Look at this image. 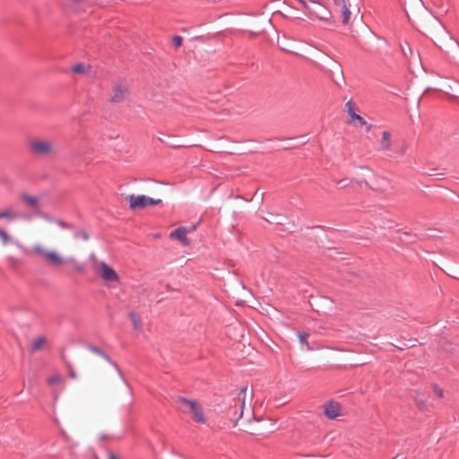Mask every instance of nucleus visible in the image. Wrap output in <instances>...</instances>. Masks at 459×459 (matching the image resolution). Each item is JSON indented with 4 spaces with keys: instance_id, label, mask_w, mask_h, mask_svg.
Instances as JSON below:
<instances>
[{
    "instance_id": "f257e3e1",
    "label": "nucleus",
    "mask_w": 459,
    "mask_h": 459,
    "mask_svg": "<svg viewBox=\"0 0 459 459\" xmlns=\"http://www.w3.org/2000/svg\"><path fill=\"white\" fill-rule=\"evenodd\" d=\"M89 368L93 377L105 385H112L122 379L118 367L108 357L99 351L89 360Z\"/></svg>"
},
{
    "instance_id": "f03ea898",
    "label": "nucleus",
    "mask_w": 459,
    "mask_h": 459,
    "mask_svg": "<svg viewBox=\"0 0 459 459\" xmlns=\"http://www.w3.org/2000/svg\"><path fill=\"white\" fill-rule=\"evenodd\" d=\"M28 254L53 267H61L67 263V259L57 247L42 240L36 241L29 249Z\"/></svg>"
},
{
    "instance_id": "7ed1b4c3",
    "label": "nucleus",
    "mask_w": 459,
    "mask_h": 459,
    "mask_svg": "<svg viewBox=\"0 0 459 459\" xmlns=\"http://www.w3.org/2000/svg\"><path fill=\"white\" fill-rule=\"evenodd\" d=\"M177 403L179 406V410L184 414L188 415L193 421L199 424L207 423V417L205 416L204 407L198 401L186 397H178Z\"/></svg>"
},
{
    "instance_id": "20e7f679",
    "label": "nucleus",
    "mask_w": 459,
    "mask_h": 459,
    "mask_svg": "<svg viewBox=\"0 0 459 459\" xmlns=\"http://www.w3.org/2000/svg\"><path fill=\"white\" fill-rule=\"evenodd\" d=\"M29 148L32 154L40 157H50L56 153L55 143L44 138H32L29 142Z\"/></svg>"
},
{
    "instance_id": "39448f33",
    "label": "nucleus",
    "mask_w": 459,
    "mask_h": 459,
    "mask_svg": "<svg viewBox=\"0 0 459 459\" xmlns=\"http://www.w3.org/2000/svg\"><path fill=\"white\" fill-rule=\"evenodd\" d=\"M95 271L108 287H115L120 281L119 275L116 271L103 261L96 263Z\"/></svg>"
},
{
    "instance_id": "423d86ee",
    "label": "nucleus",
    "mask_w": 459,
    "mask_h": 459,
    "mask_svg": "<svg viewBox=\"0 0 459 459\" xmlns=\"http://www.w3.org/2000/svg\"><path fill=\"white\" fill-rule=\"evenodd\" d=\"M129 96V85L125 82H117L111 88L108 100L112 104H118L128 100Z\"/></svg>"
},
{
    "instance_id": "0eeeda50",
    "label": "nucleus",
    "mask_w": 459,
    "mask_h": 459,
    "mask_svg": "<svg viewBox=\"0 0 459 459\" xmlns=\"http://www.w3.org/2000/svg\"><path fill=\"white\" fill-rule=\"evenodd\" d=\"M129 207L132 210L143 209L148 206L160 204L161 199H154L144 195H131L127 197Z\"/></svg>"
},
{
    "instance_id": "6e6552de",
    "label": "nucleus",
    "mask_w": 459,
    "mask_h": 459,
    "mask_svg": "<svg viewBox=\"0 0 459 459\" xmlns=\"http://www.w3.org/2000/svg\"><path fill=\"white\" fill-rule=\"evenodd\" d=\"M307 12V14L311 17H315L322 21L327 22L332 17L331 13L324 5L316 1L312 4Z\"/></svg>"
},
{
    "instance_id": "1a4fd4ad",
    "label": "nucleus",
    "mask_w": 459,
    "mask_h": 459,
    "mask_svg": "<svg viewBox=\"0 0 459 459\" xmlns=\"http://www.w3.org/2000/svg\"><path fill=\"white\" fill-rule=\"evenodd\" d=\"M324 415L329 420H335L342 415V406L338 402L330 400L323 406Z\"/></svg>"
},
{
    "instance_id": "9d476101",
    "label": "nucleus",
    "mask_w": 459,
    "mask_h": 459,
    "mask_svg": "<svg viewBox=\"0 0 459 459\" xmlns=\"http://www.w3.org/2000/svg\"><path fill=\"white\" fill-rule=\"evenodd\" d=\"M195 227H192L191 229H186L185 227H179L174 231H171L169 234V238L171 239L179 240L184 246L188 247L191 243L190 239L186 237L187 233L194 231Z\"/></svg>"
},
{
    "instance_id": "9b49d317",
    "label": "nucleus",
    "mask_w": 459,
    "mask_h": 459,
    "mask_svg": "<svg viewBox=\"0 0 459 459\" xmlns=\"http://www.w3.org/2000/svg\"><path fill=\"white\" fill-rule=\"evenodd\" d=\"M11 245L22 247V244L16 240L7 230L0 228V247H6Z\"/></svg>"
},
{
    "instance_id": "f8f14e48",
    "label": "nucleus",
    "mask_w": 459,
    "mask_h": 459,
    "mask_svg": "<svg viewBox=\"0 0 459 459\" xmlns=\"http://www.w3.org/2000/svg\"><path fill=\"white\" fill-rule=\"evenodd\" d=\"M392 141H391V133L388 131H384L381 134V138L378 141L377 150L379 152H385L391 150Z\"/></svg>"
},
{
    "instance_id": "ddd939ff",
    "label": "nucleus",
    "mask_w": 459,
    "mask_h": 459,
    "mask_svg": "<svg viewBox=\"0 0 459 459\" xmlns=\"http://www.w3.org/2000/svg\"><path fill=\"white\" fill-rule=\"evenodd\" d=\"M334 3L337 6L340 7V13H342V23L348 24L351 18V12L345 3L344 0H334Z\"/></svg>"
},
{
    "instance_id": "4468645a",
    "label": "nucleus",
    "mask_w": 459,
    "mask_h": 459,
    "mask_svg": "<svg viewBox=\"0 0 459 459\" xmlns=\"http://www.w3.org/2000/svg\"><path fill=\"white\" fill-rule=\"evenodd\" d=\"M345 108L351 118L358 120L361 126L366 125V121L364 120V118L355 113L354 103L351 100H349L345 104Z\"/></svg>"
},
{
    "instance_id": "2eb2a0df",
    "label": "nucleus",
    "mask_w": 459,
    "mask_h": 459,
    "mask_svg": "<svg viewBox=\"0 0 459 459\" xmlns=\"http://www.w3.org/2000/svg\"><path fill=\"white\" fill-rule=\"evenodd\" d=\"M18 214L12 208H4L0 210V220H6L8 221H13L16 220Z\"/></svg>"
},
{
    "instance_id": "dca6fc26",
    "label": "nucleus",
    "mask_w": 459,
    "mask_h": 459,
    "mask_svg": "<svg viewBox=\"0 0 459 459\" xmlns=\"http://www.w3.org/2000/svg\"><path fill=\"white\" fill-rule=\"evenodd\" d=\"M47 339L44 336H38L31 342V351H39L44 348Z\"/></svg>"
},
{
    "instance_id": "f3484780",
    "label": "nucleus",
    "mask_w": 459,
    "mask_h": 459,
    "mask_svg": "<svg viewBox=\"0 0 459 459\" xmlns=\"http://www.w3.org/2000/svg\"><path fill=\"white\" fill-rule=\"evenodd\" d=\"M338 189H346L354 185V180L351 178H342L335 181Z\"/></svg>"
},
{
    "instance_id": "a211bd4d",
    "label": "nucleus",
    "mask_w": 459,
    "mask_h": 459,
    "mask_svg": "<svg viewBox=\"0 0 459 459\" xmlns=\"http://www.w3.org/2000/svg\"><path fill=\"white\" fill-rule=\"evenodd\" d=\"M90 70V66L83 64H77L72 67V71L79 74H88Z\"/></svg>"
},
{
    "instance_id": "6ab92c4d",
    "label": "nucleus",
    "mask_w": 459,
    "mask_h": 459,
    "mask_svg": "<svg viewBox=\"0 0 459 459\" xmlns=\"http://www.w3.org/2000/svg\"><path fill=\"white\" fill-rule=\"evenodd\" d=\"M298 337H299V340L300 343L304 344L306 346V349L310 351L311 348H310L309 343L307 342L308 333H298Z\"/></svg>"
},
{
    "instance_id": "aec40b11",
    "label": "nucleus",
    "mask_w": 459,
    "mask_h": 459,
    "mask_svg": "<svg viewBox=\"0 0 459 459\" xmlns=\"http://www.w3.org/2000/svg\"><path fill=\"white\" fill-rule=\"evenodd\" d=\"M130 317H131L132 323L134 325V327L135 329L139 330L142 327L141 318L135 314H131Z\"/></svg>"
},
{
    "instance_id": "412c9836",
    "label": "nucleus",
    "mask_w": 459,
    "mask_h": 459,
    "mask_svg": "<svg viewBox=\"0 0 459 459\" xmlns=\"http://www.w3.org/2000/svg\"><path fill=\"white\" fill-rule=\"evenodd\" d=\"M24 201L30 207H36L38 204V200L33 196H26Z\"/></svg>"
},
{
    "instance_id": "4be33fe9",
    "label": "nucleus",
    "mask_w": 459,
    "mask_h": 459,
    "mask_svg": "<svg viewBox=\"0 0 459 459\" xmlns=\"http://www.w3.org/2000/svg\"><path fill=\"white\" fill-rule=\"evenodd\" d=\"M62 380L61 377L59 375H54V376H51L48 379V382L49 385H56V384H58L60 383Z\"/></svg>"
},
{
    "instance_id": "5701e85b",
    "label": "nucleus",
    "mask_w": 459,
    "mask_h": 459,
    "mask_svg": "<svg viewBox=\"0 0 459 459\" xmlns=\"http://www.w3.org/2000/svg\"><path fill=\"white\" fill-rule=\"evenodd\" d=\"M301 5L304 9L307 11L309 9V7L312 5V4L315 2V0H299Z\"/></svg>"
},
{
    "instance_id": "b1692460",
    "label": "nucleus",
    "mask_w": 459,
    "mask_h": 459,
    "mask_svg": "<svg viewBox=\"0 0 459 459\" xmlns=\"http://www.w3.org/2000/svg\"><path fill=\"white\" fill-rule=\"evenodd\" d=\"M172 42H173L175 48H178L181 47L183 39L180 36H175L172 39Z\"/></svg>"
},
{
    "instance_id": "393cba45",
    "label": "nucleus",
    "mask_w": 459,
    "mask_h": 459,
    "mask_svg": "<svg viewBox=\"0 0 459 459\" xmlns=\"http://www.w3.org/2000/svg\"><path fill=\"white\" fill-rule=\"evenodd\" d=\"M241 394H243V397H242V403H241V411H240V414H239V417L238 418H241L242 415H243V409H244V406H245V400H246V394H247V388H243L241 390Z\"/></svg>"
},
{
    "instance_id": "a878e982",
    "label": "nucleus",
    "mask_w": 459,
    "mask_h": 459,
    "mask_svg": "<svg viewBox=\"0 0 459 459\" xmlns=\"http://www.w3.org/2000/svg\"><path fill=\"white\" fill-rule=\"evenodd\" d=\"M434 391H435V394H436L438 397H440V398H442V397H443V395H444V392H443V390H442V389H440L439 387H437V386H436V387H435V389H434Z\"/></svg>"
},
{
    "instance_id": "bb28decb",
    "label": "nucleus",
    "mask_w": 459,
    "mask_h": 459,
    "mask_svg": "<svg viewBox=\"0 0 459 459\" xmlns=\"http://www.w3.org/2000/svg\"><path fill=\"white\" fill-rule=\"evenodd\" d=\"M81 236H82V238L84 240H88V239H89V236H88V234H87L85 231H82V232H81Z\"/></svg>"
},
{
    "instance_id": "cd10ccee",
    "label": "nucleus",
    "mask_w": 459,
    "mask_h": 459,
    "mask_svg": "<svg viewBox=\"0 0 459 459\" xmlns=\"http://www.w3.org/2000/svg\"><path fill=\"white\" fill-rule=\"evenodd\" d=\"M108 459H117V457H116V455H115L110 454V455H108Z\"/></svg>"
},
{
    "instance_id": "c85d7f7f",
    "label": "nucleus",
    "mask_w": 459,
    "mask_h": 459,
    "mask_svg": "<svg viewBox=\"0 0 459 459\" xmlns=\"http://www.w3.org/2000/svg\"><path fill=\"white\" fill-rule=\"evenodd\" d=\"M57 224L60 225L61 227H65V224L62 221H57Z\"/></svg>"
},
{
    "instance_id": "c756f323",
    "label": "nucleus",
    "mask_w": 459,
    "mask_h": 459,
    "mask_svg": "<svg viewBox=\"0 0 459 459\" xmlns=\"http://www.w3.org/2000/svg\"><path fill=\"white\" fill-rule=\"evenodd\" d=\"M71 377H74V373L71 372Z\"/></svg>"
}]
</instances>
